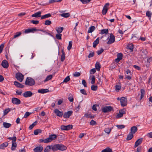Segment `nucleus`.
I'll return each instance as SVG.
<instances>
[{
    "label": "nucleus",
    "instance_id": "obj_1",
    "mask_svg": "<svg viewBox=\"0 0 152 152\" xmlns=\"http://www.w3.org/2000/svg\"><path fill=\"white\" fill-rule=\"evenodd\" d=\"M66 149V147L62 144H56L52 146V150L54 151L58 150L64 151Z\"/></svg>",
    "mask_w": 152,
    "mask_h": 152
},
{
    "label": "nucleus",
    "instance_id": "obj_2",
    "mask_svg": "<svg viewBox=\"0 0 152 152\" xmlns=\"http://www.w3.org/2000/svg\"><path fill=\"white\" fill-rule=\"evenodd\" d=\"M34 84L35 81L31 77H27L25 82L26 85L31 86L34 85Z\"/></svg>",
    "mask_w": 152,
    "mask_h": 152
},
{
    "label": "nucleus",
    "instance_id": "obj_3",
    "mask_svg": "<svg viewBox=\"0 0 152 152\" xmlns=\"http://www.w3.org/2000/svg\"><path fill=\"white\" fill-rule=\"evenodd\" d=\"M113 108L111 106H105L102 109V111L103 113H108L111 111H113Z\"/></svg>",
    "mask_w": 152,
    "mask_h": 152
},
{
    "label": "nucleus",
    "instance_id": "obj_4",
    "mask_svg": "<svg viewBox=\"0 0 152 152\" xmlns=\"http://www.w3.org/2000/svg\"><path fill=\"white\" fill-rule=\"evenodd\" d=\"M39 31L45 32V31H44L43 30H39V29H37L35 28H32L26 29L25 30L24 32L25 34H27L30 32H33L34 31Z\"/></svg>",
    "mask_w": 152,
    "mask_h": 152
},
{
    "label": "nucleus",
    "instance_id": "obj_5",
    "mask_svg": "<svg viewBox=\"0 0 152 152\" xmlns=\"http://www.w3.org/2000/svg\"><path fill=\"white\" fill-rule=\"evenodd\" d=\"M115 40L114 36L112 33L110 35L109 39L107 42L108 44H111L114 42Z\"/></svg>",
    "mask_w": 152,
    "mask_h": 152
},
{
    "label": "nucleus",
    "instance_id": "obj_6",
    "mask_svg": "<svg viewBox=\"0 0 152 152\" xmlns=\"http://www.w3.org/2000/svg\"><path fill=\"white\" fill-rule=\"evenodd\" d=\"M15 77L17 80L22 82L24 78V75L20 73H18L16 74Z\"/></svg>",
    "mask_w": 152,
    "mask_h": 152
},
{
    "label": "nucleus",
    "instance_id": "obj_7",
    "mask_svg": "<svg viewBox=\"0 0 152 152\" xmlns=\"http://www.w3.org/2000/svg\"><path fill=\"white\" fill-rule=\"evenodd\" d=\"M57 138V136L55 134L50 135L49 137L47 138L48 142H50L52 140L56 139Z\"/></svg>",
    "mask_w": 152,
    "mask_h": 152
},
{
    "label": "nucleus",
    "instance_id": "obj_8",
    "mask_svg": "<svg viewBox=\"0 0 152 152\" xmlns=\"http://www.w3.org/2000/svg\"><path fill=\"white\" fill-rule=\"evenodd\" d=\"M127 99L124 97H122L120 99V102L122 106L124 107L126 105H127Z\"/></svg>",
    "mask_w": 152,
    "mask_h": 152
},
{
    "label": "nucleus",
    "instance_id": "obj_9",
    "mask_svg": "<svg viewBox=\"0 0 152 152\" xmlns=\"http://www.w3.org/2000/svg\"><path fill=\"white\" fill-rule=\"evenodd\" d=\"M109 5V3H106L104 6L103 10L102 11V13L103 15H105L107 12L108 9L107 7H108Z\"/></svg>",
    "mask_w": 152,
    "mask_h": 152
},
{
    "label": "nucleus",
    "instance_id": "obj_10",
    "mask_svg": "<svg viewBox=\"0 0 152 152\" xmlns=\"http://www.w3.org/2000/svg\"><path fill=\"white\" fill-rule=\"evenodd\" d=\"M12 102L13 104L17 105L20 104L21 103L20 100L16 98H12Z\"/></svg>",
    "mask_w": 152,
    "mask_h": 152
},
{
    "label": "nucleus",
    "instance_id": "obj_11",
    "mask_svg": "<svg viewBox=\"0 0 152 152\" xmlns=\"http://www.w3.org/2000/svg\"><path fill=\"white\" fill-rule=\"evenodd\" d=\"M72 113L73 112L72 110L69 111L65 112L63 115V117L65 118H69L72 114Z\"/></svg>",
    "mask_w": 152,
    "mask_h": 152
},
{
    "label": "nucleus",
    "instance_id": "obj_12",
    "mask_svg": "<svg viewBox=\"0 0 152 152\" xmlns=\"http://www.w3.org/2000/svg\"><path fill=\"white\" fill-rule=\"evenodd\" d=\"M54 112L56 114L57 116L59 117H61L63 115V112L60 111L58 109H55L54 110Z\"/></svg>",
    "mask_w": 152,
    "mask_h": 152
},
{
    "label": "nucleus",
    "instance_id": "obj_13",
    "mask_svg": "<svg viewBox=\"0 0 152 152\" xmlns=\"http://www.w3.org/2000/svg\"><path fill=\"white\" fill-rule=\"evenodd\" d=\"M33 95V93L31 91H27L23 94V96L24 97L27 98Z\"/></svg>",
    "mask_w": 152,
    "mask_h": 152
},
{
    "label": "nucleus",
    "instance_id": "obj_14",
    "mask_svg": "<svg viewBox=\"0 0 152 152\" xmlns=\"http://www.w3.org/2000/svg\"><path fill=\"white\" fill-rule=\"evenodd\" d=\"M43 149V147L42 146H37L34 149L33 151L34 152H41Z\"/></svg>",
    "mask_w": 152,
    "mask_h": 152
},
{
    "label": "nucleus",
    "instance_id": "obj_15",
    "mask_svg": "<svg viewBox=\"0 0 152 152\" xmlns=\"http://www.w3.org/2000/svg\"><path fill=\"white\" fill-rule=\"evenodd\" d=\"M142 138H140L138 139L135 142L134 147L136 148L142 142Z\"/></svg>",
    "mask_w": 152,
    "mask_h": 152
},
{
    "label": "nucleus",
    "instance_id": "obj_16",
    "mask_svg": "<svg viewBox=\"0 0 152 152\" xmlns=\"http://www.w3.org/2000/svg\"><path fill=\"white\" fill-rule=\"evenodd\" d=\"M1 65L4 68H7L9 66L8 63L7 61L4 60L2 62Z\"/></svg>",
    "mask_w": 152,
    "mask_h": 152
},
{
    "label": "nucleus",
    "instance_id": "obj_17",
    "mask_svg": "<svg viewBox=\"0 0 152 152\" xmlns=\"http://www.w3.org/2000/svg\"><path fill=\"white\" fill-rule=\"evenodd\" d=\"M41 12L40 11L38 12H36L35 13L31 15L32 17H35L36 18H38L41 17Z\"/></svg>",
    "mask_w": 152,
    "mask_h": 152
},
{
    "label": "nucleus",
    "instance_id": "obj_18",
    "mask_svg": "<svg viewBox=\"0 0 152 152\" xmlns=\"http://www.w3.org/2000/svg\"><path fill=\"white\" fill-rule=\"evenodd\" d=\"M14 84L17 87L23 88L24 87V86L17 81H15L14 82Z\"/></svg>",
    "mask_w": 152,
    "mask_h": 152
},
{
    "label": "nucleus",
    "instance_id": "obj_19",
    "mask_svg": "<svg viewBox=\"0 0 152 152\" xmlns=\"http://www.w3.org/2000/svg\"><path fill=\"white\" fill-rule=\"evenodd\" d=\"M49 91V90L48 89H42L38 90V93L41 94L48 92Z\"/></svg>",
    "mask_w": 152,
    "mask_h": 152
},
{
    "label": "nucleus",
    "instance_id": "obj_20",
    "mask_svg": "<svg viewBox=\"0 0 152 152\" xmlns=\"http://www.w3.org/2000/svg\"><path fill=\"white\" fill-rule=\"evenodd\" d=\"M137 128L136 126H133L131 128V133L133 134H134L137 131Z\"/></svg>",
    "mask_w": 152,
    "mask_h": 152
},
{
    "label": "nucleus",
    "instance_id": "obj_21",
    "mask_svg": "<svg viewBox=\"0 0 152 152\" xmlns=\"http://www.w3.org/2000/svg\"><path fill=\"white\" fill-rule=\"evenodd\" d=\"M53 146L48 145L44 149V152H49L50 151V150H52V146Z\"/></svg>",
    "mask_w": 152,
    "mask_h": 152
},
{
    "label": "nucleus",
    "instance_id": "obj_22",
    "mask_svg": "<svg viewBox=\"0 0 152 152\" xmlns=\"http://www.w3.org/2000/svg\"><path fill=\"white\" fill-rule=\"evenodd\" d=\"M8 145V143L6 142L3 143L1 145H0V149H3L4 148V147H7Z\"/></svg>",
    "mask_w": 152,
    "mask_h": 152
},
{
    "label": "nucleus",
    "instance_id": "obj_23",
    "mask_svg": "<svg viewBox=\"0 0 152 152\" xmlns=\"http://www.w3.org/2000/svg\"><path fill=\"white\" fill-rule=\"evenodd\" d=\"M51 16V15L50 13H48L41 16V19H44L46 18H47L49 17H50Z\"/></svg>",
    "mask_w": 152,
    "mask_h": 152
},
{
    "label": "nucleus",
    "instance_id": "obj_24",
    "mask_svg": "<svg viewBox=\"0 0 152 152\" xmlns=\"http://www.w3.org/2000/svg\"><path fill=\"white\" fill-rule=\"evenodd\" d=\"M15 142H12L11 149L12 151L14 150L17 146V144Z\"/></svg>",
    "mask_w": 152,
    "mask_h": 152
},
{
    "label": "nucleus",
    "instance_id": "obj_25",
    "mask_svg": "<svg viewBox=\"0 0 152 152\" xmlns=\"http://www.w3.org/2000/svg\"><path fill=\"white\" fill-rule=\"evenodd\" d=\"M99 43V38H98L93 42V46L94 48H95L97 44Z\"/></svg>",
    "mask_w": 152,
    "mask_h": 152
},
{
    "label": "nucleus",
    "instance_id": "obj_26",
    "mask_svg": "<svg viewBox=\"0 0 152 152\" xmlns=\"http://www.w3.org/2000/svg\"><path fill=\"white\" fill-rule=\"evenodd\" d=\"M3 126L4 127L8 128L11 126V124L7 122H4L3 123Z\"/></svg>",
    "mask_w": 152,
    "mask_h": 152
},
{
    "label": "nucleus",
    "instance_id": "obj_27",
    "mask_svg": "<svg viewBox=\"0 0 152 152\" xmlns=\"http://www.w3.org/2000/svg\"><path fill=\"white\" fill-rule=\"evenodd\" d=\"M133 134L130 132L129 134L127 135L126 140H131L133 137Z\"/></svg>",
    "mask_w": 152,
    "mask_h": 152
},
{
    "label": "nucleus",
    "instance_id": "obj_28",
    "mask_svg": "<svg viewBox=\"0 0 152 152\" xmlns=\"http://www.w3.org/2000/svg\"><path fill=\"white\" fill-rule=\"evenodd\" d=\"M64 29V28L62 27H58L56 28V30L58 33H61Z\"/></svg>",
    "mask_w": 152,
    "mask_h": 152
},
{
    "label": "nucleus",
    "instance_id": "obj_29",
    "mask_svg": "<svg viewBox=\"0 0 152 152\" xmlns=\"http://www.w3.org/2000/svg\"><path fill=\"white\" fill-rule=\"evenodd\" d=\"M95 29V28L94 26H91L89 28L88 30V33L92 32Z\"/></svg>",
    "mask_w": 152,
    "mask_h": 152
},
{
    "label": "nucleus",
    "instance_id": "obj_30",
    "mask_svg": "<svg viewBox=\"0 0 152 152\" xmlns=\"http://www.w3.org/2000/svg\"><path fill=\"white\" fill-rule=\"evenodd\" d=\"M112 149L110 148L109 147H107L105 149L103 150L101 152H112Z\"/></svg>",
    "mask_w": 152,
    "mask_h": 152
},
{
    "label": "nucleus",
    "instance_id": "obj_31",
    "mask_svg": "<svg viewBox=\"0 0 152 152\" xmlns=\"http://www.w3.org/2000/svg\"><path fill=\"white\" fill-rule=\"evenodd\" d=\"M95 68L98 71H99L100 69L101 68V66L99 62H96L95 64Z\"/></svg>",
    "mask_w": 152,
    "mask_h": 152
},
{
    "label": "nucleus",
    "instance_id": "obj_32",
    "mask_svg": "<svg viewBox=\"0 0 152 152\" xmlns=\"http://www.w3.org/2000/svg\"><path fill=\"white\" fill-rule=\"evenodd\" d=\"M61 15L62 17L67 18L69 16L70 14L69 13H64L61 14Z\"/></svg>",
    "mask_w": 152,
    "mask_h": 152
},
{
    "label": "nucleus",
    "instance_id": "obj_33",
    "mask_svg": "<svg viewBox=\"0 0 152 152\" xmlns=\"http://www.w3.org/2000/svg\"><path fill=\"white\" fill-rule=\"evenodd\" d=\"M52 77L53 75H51L48 76L46 77V79L44 80V82H46L50 80L52 78Z\"/></svg>",
    "mask_w": 152,
    "mask_h": 152
},
{
    "label": "nucleus",
    "instance_id": "obj_34",
    "mask_svg": "<svg viewBox=\"0 0 152 152\" xmlns=\"http://www.w3.org/2000/svg\"><path fill=\"white\" fill-rule=\"evenodd\" d=\"M112 128H106L104 129V131L105 133L107 134H109Z\"/></svg>",
    "mask_w": 152,
    "mask_h": 152
},
{
    "label": "nucleus",
    "instance_id": "obj_35",
    "mask_svg": "<svg viewBox=\"0 0 152 152\" xmlns=\"http://www.w3.org/2000/svg\"><path fill=\"white\" fill-rule=\"evenodd\" d=\"M140 92L141 93V95L140 99H142V98L144 96V95L145 94V91L143 89H142L140 90Z\"/></svg>",
    "mask_w": 152,
    "mask_h": 152
},
{
    "label": "nucleus",
    "instance_id": "obj_36",
    "mask_svg": "<svg viewBox=\"0 0 152 152\" xmlns=\"http://www.w3.org/2000/svg\"><path fill=\"white\" fill-rule=\"evenodd\" d=\"M42 130L40 129H37L35 130L34 132V134L35 135H37L39 133H41Z\"/></svg>",
    "mask_w": 152,
    "mask_h": 152
},
{
    "label": "nucleus",
    "instance_id": "obj_37",
    "mask_svg": "<svg viewBox=\"0 0 152 152\" xmlns=\"http://www.w3.org/2000/svg\"><path fill=\"white\" fill-rule=\"evenodd\" d=\"M127 48L131 50V52H132L133 49V45L132 44L129 45L127 46Z\"/></svg>",
    "mask_w": 152,
    "mask_h": 152
},
{
    "label": "nucleus",
    "instance_id": "obj_38",
    "mask_svg": "<svg viewBox=\"0 0 152 152\" xmlns=\"http://www.w3.org/2000/svg\"><path fill=\"white\" fill-rule=\"evenodd\" d=\"M21 34L22 33L21 32H16L14 36V38H15L19 37L21 35Z\"/></svg>",
    "mask_w": 152,
    "mask_h": 152
},
{
    "label": "nucleus",
    "instance_id": "obj_39",
    "mask_svg": "<svg viewBox=\"0 0 152 152\" xmlns=\"http://www.w3.org/2000/svg\"><path fill=\"white\" fill-rule=\"evenodd\" d=\"M91 89L92 91H96L97 90L98 86H95L94 85H93L91 86Z\"/></svg>",
    "mask_w": 152,
    "mask_h": 152
},
{
    "label": "nucleus",
    "instance_id": "obj_40",
    "mask_svg": "<svg viewBox=\"0 0 152 152\" xmlns=\"http://www.w3.org/2000/svg\"><path fill=\"white\" fill-rule=\"evenodd\" d=\"M108 33V30L107 29H104L102 30L101 31L102 34H107Z\"/></svg>",
    "mask_w": 152,
    "mask_h": 152
},
{
    "label": "nucleus",
    "instance_id": "obj_41",
    "mask_svg": "<svg viewBox=\"0 0 152 152\" xmlns=\"http://www.w3.org/2000/svg\"><path fill=\"white\" fill-rule=\"evenodd\" d=\"M62 34L60 33H58L56 35V37L58 39H61Z\"/></svg>",
    "mask_w": 152,
    "mask_h": 152
},
{
    "label": "nucleus",
    "instance_id": "obj_42",
    "mask_svg": "<svg viewBox=\"0 0 152 152\" xmlns=\"http://www.w3.org/2000/svg\"><path fill=\"white\" fill-rule=\"evenodd\" d=\"M72 41H70L69 42V45L67 47V49L69 50L71 49V48L72 47Z\"/></svg>",
    "mask_w": 152,
    "mask_h": 152
},
{
    "label": "nucleus",
    "instance_id": "obj_43",
    "mask_svg": "<svg viewBox=\"0 0 152 152\" xmlns=\"http://www.w3.org/2000/svg\"><path fill=\"white\" fill-rule=\"evenodd\" d=\"M95 77L94 75H92L91 79V83L92 84H94L95 83Z\"/></svg>",
    "mask_w": 152,
    "mask_h": 152
},
{
    "label": "nucleus",
    "instance_id": "obj_44",
    "mask_svg": "<svg viewBox=\"0 0 152 152\" xmlns=\"http://www.w3.org/2000/svg\"><path fill=\"white\" fill-rule=\"evenodd\" d=\"M91 0H80V1L83 4H86L90 2Z\"/></svg>",
    "mask_w": 152,
    "mask_h": 152
},
{
    "label": "nucleus",
    "instance_id": "obj_45",
    "mask_svg": "<svg viewBox=\"0 0 152 152\" xmlns=\"http://www.w3.org/2000/svg\"><path fill=\"white\" fill-rule=\"evenodd\" d=\"M152 15L151 12L149 11H147L146 12V15L149 18H150Z\"/></svg>",
    "mask_w": 152,
    "mask_h": 152
},
{
    "label": "nucleus",
    "instance_id": "obj_46",
    "mask_svg": "<svg viewBox=\"0 0 152 152\" xmlns=\"http://www.w3.org/2000/svg\"><path fill=\"white\" fill-rule=\"evenodd\" d=\"M74 77H79L80 75V73L78 72H75L73 74Z\"/></svg>",
    "mask_w": 152,
    "mask_h": 152
},
{
    "label": "nucleus",
    "instance_id": "obj_47",
    "mask_svg": "<svg viewBox=\"0 0 152 152\" xmlns=\"http://www.w3.org/2000/svg\"><path fill=\"white\" fill-rule=\"evenodd\" d=\"M39 141L40 142H44L45 143H47L48 142L47 138L44 140H43L42 139H40L39 140Z\"/></svg>",
    "mask_w": 152,
    "mask_h": 152
},
{
    "label": "nucleus",
    "instance_id": "obj_48",
    "mask_svg": "<svg viewBox=\"0 0 152 152\" xmlns=\"http://www.w3.org/2000/svg\"><path fill=\"white\" fill-rule=\"evenodd\" d=\"M62 0H49V3L50 4L53 3L55 2H60Z\"/></svg>",
    "mask_w": 152,
    "mask_h": 152
},
{
    "label": "nucleus",
    "instance_id": "obj_49",
    "mask_svg": "<svg viewBox=\"0 0 152 152\" xmlns=\"http://www.w3.org/2000/svg\"><path fill=\"white\" fill-rule=\"evenodd\" d=\"M8 139L10 140H12V142H14V141H16V137L15 136H14L13 137H9Z\"/></svg>",
    "mask_w": 152,
    "mask_h": 152
},
{
    "label": "nucleus",
    "instance_id": "obj_50",
    "mask_svg": "<svg viewBox=\"0 0 152 152\" xmlns=\"http://www.w3.org/2000/svg\"><path fill=\"white\" fill-rule=\"evenodd\" d=\"M96 124L97 123L96 121L93 120H92L90 123V124L92 126L96 125Z\"/></svg>",
    "mask_w": 152,
    "mask_h": 152
},
{
    "label": "nucleus",
    "instance_id": "obj_51",
    "mask_svg": "<svg viewBox=\"0 0 152 152\" xmlns=\"http://www.w3.org/2000/svg\"><path fill=\"white\" fill-rule=\"evenodd\" d=\"M73 126L72 125H69L66 126V130H70L72 129Z\"/></svg>",
    "mask_w": 152,
    "mask_h": 152
},
{
    "label": "nucleus",
    "instance_id": "obj_52",
    "mask_svg": "<svg viewBox=\"0 0 152 152\" xmlns=\"http://www.w3.org/2000/svg\"><path fill=\"white\" fill-rule=\"evenodd\" d=\"M94 52H91V53H90L89 55L88 56V57L90 58L91 57H93L94 56Z\"/></svg>",
    "mask_w": 152,
    "mask_h": 152
},
{
    "label": "nucleus",
    "instance_id": "obj_53",
    "mask_svg": "<svg viewBox=\"0 0 152 152\" xmlns=\"http://www.w3.org/2000/svg\"><path fill=\"white\" fill-rule=\"evenodd\" d=\"M70 80L69 76H67L65 78L63 82L64 83H67Z\"/></svg>",
    "mask_w": 152,
    "mask_h": 152
},
{
    "label": "nucleus",
    "instance_id": "obj_54",
    "mask_svg": "<svg viewBox=\"0 0 152 152\" xmlns=\"http://www.w3.org/2000/svg\"><path fill=\"white\" fill-rule=\"evenodd\" d=\"M70 96L68 97V99L70 102H73L74 100L73 98L72 94H70Z\"/></svg>",
    "mask_w": 152,
    "mask_h": 152
},
{
    "label": "nucleus",
    "instance_id": "obj_55",
    "mask_svg": "<svg viewBox=\"0 0 152 152\" xmlns=\"http://www.w3.org/2000/svg\"><path fill=\"white\" fill-rule=\"evenodd\" d=\"M65 58V54H62L61 56V61H63Z\"/></svg>",
    "mask_w": 152,
    "mask_h": 152
},
{
    "label": "nucleus",
    "instance_id": "obj_56",
    "mask_svg": "<svg viewBox=\"0 0 152 152\" xmlns=\"http://www.w3.org/2000/svg\"><path fill=\"white\" fill-rule=\"evenodd\" d=\"M116 127L119 129H122L125 128V126L124 125H117Z\"/></svg>",
    "mask_w": 152,
    "mask_h": 152
},
{
    "label": "nucleus",
    "instance_id": "obj_57",
    "mask_svg": "<svg viewBox=\"0 0 152 152\" xmlns=\"http://www.w3.org/2000/svg\"><path fill=\"white\" fill-rule=\"evenodd\" d=\"M104 51V49L102 48H101L100 50H98L97 51V53L98 55H99Z\"/></svg>",
    "mask_w": 152,
    "mask_h": 152
},
{
    "label": "nucleus",
    "instance_id": "obj_58",
    "mask_svg": "<svg viewBox=\"0 0 152 152\" xmlns=\"http://www.w3.org/2000/svg\"><path fill=\"white\" fill-rule=\"evenodd\" d=\"M10 111V109L8 108L4 110V115H5L7 114V113Z\"/></svg>",
    "mask_w": 152,
    "mask_h": 152
},
{
    "label": "nucleus",
    "instance_id": "obj_59",
    "mask_svg": "<svg viewBox=\"0 0 152 152\" xmlns=\"http://www.w3.org/2000/svg\"><path fill=\"white\" fill-rule=\"evenodd\" d=\"M51 23V22L49 20H47L45 21V24L48 26L50 25Z\"/></svg>",
    "mask_w": 152,
    "mask_h": 152
},
{
    "label": "nucleus",
    "instance_id": "obj_60",
    "mask_svg": "<svg viewBox=\"0 0 152 152\" xmlns=\"http://www.w3.org/2000/svg\"><path fill=\"white\" fill-rule=\"evenodd\" d=\"M123 55L121 53H120L117 54V58L120 59V60H121L122 58Z\"/></svg>",
    "mask_w": 152,
    "mask_h": 152
},
{
    "label": "nucleus",
    "instance_id": "obj_61",
    "mask_svg": "<svg viewBox=\"0 0 152 152\" xmlns=\"http://www.w3.org/2000/svg\"><path fill=\"white\" fill-rule=\"evenodd\" d=\"M119 112L121 114V115H123L125 113V110L124 109L121 110H119Z\"/></svg>",
    "mask_w": 152,
    "mask_h": 152
},
{
    "label": "nucleus",
    "instance_id": "obj_62",
    "mask_svg": "<svg viewBox=\"0 0 152 152\" xmlns=\"http://www.w3.org/2000/svg\"><path fill=\"white\" fill-rule=\"evenodd\" d=\"M80 92L83 94L85 95H87V94L86 93V91L84 89H81L80 90Z\"/></svg>",
    "mask_w": 152,
    "mask_h": 152
},
{
    "label": "nucleus",
    "instance_id": "obj_63",
    "mask_svg": "<svg viewBox=\"0 0 152 152\" xmlns=\"http://www.w3.org/2000/svg\"><path fill=\"white\" fill-rule=\"evenodd\" d=\"M82 84L85 87H87V83L85 80H82Z\"/></svg>",
    "mask_w": 152,
    "mask_h": 152
},
{
    "label": "nucleus",
    "instance_id": "obj_64",
    "mask_svg": "<svg viewBox=\"0 0 152 152\" xmlns=\"http://www.w3.org/2000/svg\"><path fill=\"white\" fill-rule=\"evenodd\" d=\"M31 22L34 24L37 25L39 23V21L38 20H32L31 21Z\"/></svg>",
    "mask_w": 152,
    "mask_h": 152
}]
</instances>
